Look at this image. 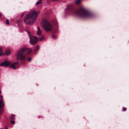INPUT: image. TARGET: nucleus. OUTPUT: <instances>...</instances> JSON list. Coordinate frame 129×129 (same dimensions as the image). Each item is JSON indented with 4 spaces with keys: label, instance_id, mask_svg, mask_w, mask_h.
I'll return each mask as SVG.
<instances>
[{
    "label": "nucleus",
    "instance_id": "f257e3e1",
    "mask_svg": "<svg viewBox=\"0 0 129 129\" xmlns=\"http://www.w3.org/2000/svg\"><path fill=\"white\" fill-rule=\"evenodd\" d=\"M74 15H76L83 18H92L93 14L85 8H81L78 10H74L72 11Z\"/></svg>",
    "mask_w": 129,
    "mask_h": 129
},
{
    "label": "nucleus",
    "instance_id": "f03ea898",
    "mask_svg": "<svg viewBox=\"0 0 129 129\" xmlns=\"http://www.w3.org/2000/svg\"><path fill=\"white\" fill-rule=\"evenodd\" d=\"M38 15L37 12L35 11H31L26 16L24 22L26 24H32L35 21Z\"/></svg>",
    "mask_w": 129,
    "mask_h": 129
},
{
    "label": "nucleus",
    "instance_id": "7ed1b4c3",
    "mask_svg": "<svg viewBox=\"0 0 129 129\" xmlns=\"http://www.w3.org/2000/svg\"><path fill=\"white\" fill-rule=\"evenodd\" d=\"M27 50L28 53H29L31 51L30 49H28L25 48H23L21 49L18 52L17 55V59L24 60L26 57L24 53Z\"/></svg>",
    "mask_w": 129,
    "mask_h": 129
},
{
    "label": "nucleus",
    "instance_id": "20e7f679",
    "mask_svg": "<svg viewBox=\"0 0 129 129\" xmlns=\"http://www.w3.org/2000/svg\"><path fill=\"white\" fill-rule=\"evenodd\" d=\"M43 27L44 29L47 31L51 30L52 26L50 23L46 19H44L43 20Z\"/></svg>",
    "mask_w": 129,
    "mask_h": 129
},
{
    "label": "nucleus",
    "instance_id": "39448f33",
    "mask_svg": "<svg viewBox=\"0 0 129 129\" xmlns=\"http://www.w3.org/2000/svg\"><path fill=\"white\" fill-rule=\"evenodd\" d=\"M30 38V44L32 45H34L37 43V39L36 37L34 36H31L30 35V32H28Z\"/></svg>",
    "mask_w": 129,
    "mask_h": 129
},
{
    "label": "nucleus",
    "instance_id": "423d86ee",
    "mask_svg": "<svg viewBox=\"0 0 129 129\" xmlns=\"http://www.w3.org/2000/svg\"><path fill=\"white\" fill-rule=\"evenodd\" d=\"M18 62H15L12 64L10 67L13 69H15L18 67Z\"/></svg>",
    "mask_w": 129,
    "mask_h": 129
},
{
    "label": "nucleus",
    "instance_id": "0eeeda50",
    "mask_svg": "<svg viewBox=\"0 0 129 129\" xmlns=\"http://www.w3.org/2000/svg\"><path fill=\"white\" fill-rule=\"evenodd\" d=\"M10 64V63L8 61L6 60L0 64V66H2L7 67Z\"/></svg>",
    "mask_w": 129,
    "mask_h": 129
},
{
    "label": "nucleus",
    "instance_id": "6e6552de",
    "mask_svg": "<svg viewBox=\"0 0 129 129\" xmlns=\"http://www.w3.org/2000/svg\"><path fill=\"white\" fill-rule=\"evenodd\" d=\"M41 31L40 28L39 27H37V34L39 36H40L41 35Z\"/></svg>",
    "mask_w": 129,
    "mask_h": 129
},
{
    "label": "nucleus",
    "instance_id": "1a4fd4ad",
    "mask_svg": "<svg viewBox=\"0 0 129 129\" xmlns=\"http://www.w3.org/2000/svg\"><path fill=\"white\" fill-rule=\"evenodd\" d=\"M4 106L3 101L0 100V108H2Z\"/></svg>",
    "mask_w": 129,
    "mask_h": 129
},
{
    "label": "nucleus",
    "instance_id": "9d476101",
    "mask_svg": "<svg viewBox=\"0 0 129 129\" xmlns=\"http://www.w3.org/2000/svg\"><path fill=\"white\" fill-rule=\"evenodd\" d=\"M81 2V0H77L76 2V3L77 4H79Z\"/></svg>",
    "mask_w": 129,
    "mask_h": 129
},
{
    "label": "nucleus",
    "instance_id": "9b49d317",
    "mask_svg": "<svg viewBox=\"0 0 129 129\" xmlns=\"http://www.w3.org/2000/svg\"><path fill=\"white\" fill-rule=\"evenodd\" d=\"M39 45H37V48H36V50H35L34 51V52L35 53L36 52V51L38 50L39 49Z\"/></svg>",
    "mask_w": 129,
    "mask_h": 129
},
{
    "label": "nucleus",
    "instance_id": "f8f14e48",
    "mask_svg": "<svg viewBox=\"0 0 129 129\" xmlns=\"http://www.w3.org/2000/svg\"><path fill=\"white\" fill-rule=\"evenodd\" d=\"M10 53V52L9 51H6V54L7 55H9Z\"/></svg>",
    "mask_w": 129,
    "mask_h": 129
},
{
    "label": "nucleus",
    "instance_id": "ddd939ff",
    "mask_svg": "<svg viewBox=\"0 0 129 129\" xmlns=\"http://www.w3.org/2000/svg\"><path fill=\"white\" fill-rule=\"evenodd\" d=\"M15 115H12L11 117V118L12 120H14L15 119Z\"/></svg>",
    "mask_w": 129,
    "mask_h": 129
},
{
    "label": "nucleus",
    "instance_id": "4468645a",
    "mask_svg": "<svg viewBox=\"0 0 129 129\" xmlns=\"http://www.w3.org/2000/svg\"><path fill=\"white\" fill-rule=\"evenodd\" d=\"M6 23L7 24H9V20L8 19H7L6 20Z\"/></svg>",
    "mask_w": 129,
    "mask_h": 129
},
{
    "label": "nucleus",
    "instance_id": "2eb2a0df",
    "mask_svg": "<svg viewBox=\"0 0 129 129\" xmlns=\"http://www.w3.org/2000/svg\"><path fill=\"white\" fill-rule=\"evenodd\" d=\"M0 95L1 96V98H0V100L3 101V96L1 94H0Z\"/></svg>",
    "mask_w": 129,
    "mask_h": 129
},
{
    "label": "nucleus",
    "instance_id": "dca6fc26",
    "mask_svg": "<svg viewBox=\"0 0 129 129\" xmlns=\"http://www.w3.org/2000/svg\"><path fill=\"white\" fill-rule=\"evenodd\" d=\"M3 53L2 50L1 48L0 47V56L2 55Z\"/></svg>",
    "mask_w": 129,
    "mask_h": 129
},
{
    "label": "nucleus",
    "instance_id": "f3484780",
    "mask_svg": "<svg viewBox=\"0 0 129 129\" xmlns=\"http://www.w3.org/2000/svg\"><path fill=\"white\" fill-rule=\"evenodd\" d=\"M43 39V37H42L40 38H39V39L40 41H41Z\"/></svg>",
    "mask_w": 129,
    "mask_h": 129
},
{
    "label": "nucleus",
    "instance_id": "a211bd4d",
    "mask_svg": "<svg viewBox=\"0 0 129 129\" xmlns=\"http://www.w3.org/2000/svg\"><path fill=\"white\" fill-rule=\"evenodd\" d=\"M0 114H1L3 111V110L2 108H0Z\"/></svg>",
    "mask_w": 129,
    "mask_h": 129
},
{
    "label": "nucleus",
    "instance_id": "6ab92c4d",
    "mask_svg": "<svg viewBox=\"0 0 129 129\" xmlns=\"http://www.w3.org/2000/svg\"><path fill=\"white\" fill-rule=\"evenodd\" d=\"M41 3V1H38V2H37L36 3V4L37 5H38V4H39Z\"/></svg>",
    "mask_w": 129,
    "mask_h": 129
},
{
    "label": "nucleus",
    "instance_id": "aec40b11",
    "mask_svg": "<svg viewBox=\"0 0 129 129\" xmlns=\"http://www.w3.org/2000/svg\"><path fill=\"white\" fill-rule=\"evenodd\" d=\"M11 123L12 124H14L15 123V121H11Z\"/></svg>",
    "mask_w": 129,
    "mask_h": 129
},
{
    "label": "nucleus",
    "instance_id": "412c9836",
    "mask_svg": "<svg viewBox=\"0 0 129 129\" xmlns=\"http://www.w3.org/2000/svg\"><path fill=\"white\" fill-rule=\"evenodd\" d=\"M31 60V58H28L27 59V60L29 61H30Z\"/></svg>",
    "mask_w": 129,
    "mask_h": 129
},
{
    "label": "nucleus",
    "instance_id": "4be33fe9",
    "mask_svg": "<svg viewBox=\"0 0 129 129\" xmlns=\"http://www.w3.org/2000/svg\"><path fill=\"white\" fill-rule=\"evenodd\" d=\"M52 37L53 38V39H55L56 38V37L54 35H52Z\"/></svg>",
    "mask_w": 129,
    "mask_h": 129
},
{
    "label": "nucleus",
    "instance_id": "5701e85b",
    "mask_svg": "<svg viewBox=\"0 0 129 129\" xmlns=\"http://www.w3.org/2000/svg\"><path fill=\"white\" fill-rule=\"evenodd\" d=\"M122 109L124 111H125L126 110V109L124 108H123Z\"/></svg>",
    "mask_w": 129,
    "mask_h": 129
},
{
    "label": "nucleus",
    "instance_id": "b1692460",
    "mask_svg": "<svg viewBox=\"0 0 129 129\" xmlns=\"http://www.w3.org/2000/svg\"><path fill=\"white\" fill-rule=\"evenodd\" d=\"M1 93H2V92H1V91L0 90V95L1 94Z\"/></svg>",
    "mask_w": 129,
    "mask_h": 129
},
{
    "label": "nucleus",
    "instance_id": "393cba45",
    "mask_svg": "<svg viewBox=\"0 0 129 129\" xmlns=\"http://www.w3.org/2000/svg\"><path fill=\"white\" fill-rule=\"evenodd\" d=\"M5 129H7V127H6L5 128Z\"/></svg>",
    "mask_w": 129,
    "mask_h": 129
},
{
    "label": "nucleus",
    "instance_id": "a878e982",
    "mask_svg": "<svg viewBox=\"0 0 129 129\" xmlns=\"http://www.w3.org/2000/svg\"><path fill=\"white\" fill-rule=\"evenodd\" d=\"M23 14H22L21 16V17H22L23 16Z\"/></svg>",
    "mask_w": 129,
    "mask_h": 129
},
{
    "label": "nucleus",
    "instance_id": "bb28decb",
    "mask_svg": "<svg viewBox=\"0 0 129 129\" xmlns=\"http://www.w3.org/2000/svg\"><path fill=\"white\" fill-rule=\"evenodd\" d=\"M1 13H0V17H1Z\"/></svg>",
    "mask_w": 129,
    "mask_h": 129
}]
</instances>
